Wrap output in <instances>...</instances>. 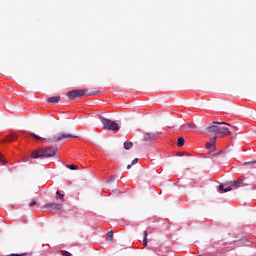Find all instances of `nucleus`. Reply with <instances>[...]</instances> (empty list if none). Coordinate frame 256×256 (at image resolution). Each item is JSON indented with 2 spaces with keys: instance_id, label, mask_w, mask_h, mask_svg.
<instances>
[{
  "instance_id": "1",
  "label": "nucleus",
  "mask_w": 256,
  "mask_h": 256,
  "mask_svg": "<svg viewBox=\"0 0 256 256\" xmlns=\"http://www.w3.org/2000/svg\"><path fill=\"white\" fill-rule=\"evenodd\" d=\"M57 155V148L53 146L34 150L31 153V159H49Z\"/></svg>"
},
{
  "instance_id": "2",
  "label": "nucleus",
  "mask_w": 256,
  "mask_h": 256,
  "mask_svg": "<svg viewBox=\"0 0 256 256\" xmlns=\"http://www.w3.org/2000/svg\"><path fill=\"white\" fill-rule=\"evenodd\" d=\"M205 135H215V137H229L231 135V129L225 126L211 125L206 128Z\"/></svg>"
},
{
  "instance_id": "3",
  "label": "nucleus",
  "mask_w": 256,
  "mask_h": 256,
  "mask_svg": "<svg viewBox=\"0 0 256 256\" xmlns=\"http://www.w3.org/2000/svg\"><path fill=\"white\" fill-rule=\"evenodd\" d=\"M99 92H89L87 88L82 90H72L68 92L66 95L69 99L74 101V99H81V97H84V95H87L88 97H93V95H98Z\"/></svg>"
},
{
  "instance_id": "4",
  "label": "nucleus",
  "mask_w": 256,
  "mask_h": 256,
  "mask_svg": "<svg viewBox=\"0 0 256 256\" xmlns=\"http://www.w3.org/2000/svg\"><path fill=\"white\" fill-rule=\"evenodd\" d=\"M101 123L103 125V129L106 131H114L117 133L119 131V124L111 119H107L103 116H100Z\"/></svg>"
},
{
  "instance_id": "5",
  "label": "nucleus",
  "mask_w": 256,
  "mask_h": 256,
  "mask_svg": "<svg viewBox=\"0 0 256 256\" xmlns=\"http://www.w3.org/2000/svg\"><path fill=\"white\" fill-rule=\"evenodd\" d=\"M63 139H77V136L63 132L57 139L53 140L49 138L48 141L49 143H59V141H63Z\"/></svg>"
},
{
  "instance_id": "6",
  "label": "nucleus",
  "mask_w": 256,
  "mask_h": 256,
  "mask_svg": "<svg viewBox=\"0 0 256 256\" xmlns=\"http://www.w3.org/2000/svg\"><path fill=\"white\" fill-rule=\"evenodd\" d=\"M243 179H245V177L238 178L237 181H232L229 183V185H231V187H235L236 189H239V187H249V184L244 183Z\"/></svg>"
},
{
  "instance_id": "7",
  "label": "nucleus",
  "mask_w": 256,
  "mask_h": 256,
  "mask_svg": "<svg viewBox=\"0 0 256 256\" xmlns=\"http://www.w3.org/2000/svg\"><path fill=\"white\" fill-rule=\"evenodd\" d=\"M44 208L48 209V211H61L63 209V205L57 203H47Z\"/></svg>"
},
{
  "instance_id": "8",
  "label": "nucleus",
  "mask_w": 256,
  "mask_h": 256,
  "mask_svg": "<svg viewBox=\"0 0 256 256\" xmlns=\"http://www.w3.org/2000/svg\"><path fill=\"white\" fill-rule=\"evenodd\" d=\"M158 133L155 132H146L144 133V141H155L157 139Z\"/></svg>"
},
{
  "instance_id": "9",
  "label": "nucleus",
  "mask_w": 256,
  "mask_h": 256,
  "mask_svg": "<svg viewBox=\"0 0 256 256\" xmlns=\"http://www.w3.org/2000/svg\"><path fill=\"white\" fill-rule=\"evenodd\" d=\"M215 141H217V136H214L210 139V141L206 144L207 149H215Z\"/></svg>"
},
{
  "instance_id": "10",
  "label": "nucleus",
  "mask_w": 256,
  "mask_h": 256,
  "mask_svg": "<svg viewBox=\"0 0 256 256\" xmlns=\"http://www.w3.org/2000/svg\"><path fill=\"white\" fill-rule=\"evenodd\" d=\"M48 103H59V101H61V96H52L50 98L47 99Z\"/></svg>"
},
{
  "instance_id": "11",
  "label": "nucleus",
  "mask_w": 256,
  "mask_h": 256,
  "mask_svg": "<svg viewBox=\"0 0 256 256\" xmlns=\"http://www.w3.org/2000/svg\"><path fill=\"white\" fill-rule=\"evenodd\" d=\"M19 136L15 133H11L10 135L7 136L6 141H17Z\"/></svg>"
},
{
  "instance_id": "12",
  "label": "nucleus",
  "mask_w": 256,
  "mask_h": 256,
  "mask_svg": "<svg viewBox=\"0 0 256 256\" xmlns=\"http://www.w3.org/2000/svg\"><path fill=\"white\" fill-rule=\"evenodd\" d=\"M219 190L222 191L223 193H229V191H233V188L231 186L225 188L224 185H220Z\"/></svg>"
},
{
  "instance_id": "13",
  "label": "nucleus",
  "mask_w": 256,
  "mask_h": 256,
  "mask_svg": "<svg viewBox=\"0 0 256 256\" xmlns=\"http://www.w3.org/2000/svg\"><path fill=\"white\" fill-rule=\"evenodd\" d=\"M177 145L178 147H183L185 145V138L183 137L178 138Z\"/></svg>"
},
{
  "instance_id": "14",
  "label": "nucleus",
  "mask_w": 256,
  "mask_h": 256,
  "mask_svg": "<svg viewBox=\"0 0 256 256\" xmlns=\"http://www.w3.org/2000/svg\"><path fill=\"white\" fill-rule=\"evenodd\" d=\"M187 127L188 129H190V131H197V125H195L194 123H188Z\"/></svg>"
},
{
  "instance_id": "15",
  "label": "nucleus",
  "mask_w": 256,
  "mask_h": 256,
  "mask_svg": "<svg viewBox=\"0 0 256 256\" xmlns=\"http://www.w3.org/2000/svg\"><path fill=\"white\" fill-rule=\"evenodd\" d=\"M30 137H33V139H35L36 141H43V137H40L35 133H30Z\"/></svg>"
},
{
  "instance_id": "16",
  "label": "nucleus",
  "mask_w": 256,
  "mask_h": 256,
  "mask_svg": "<svg viewBox=\"0 0 256 256\" xmlns=\"http://www.w3.org/2000/svg\"><path fill=\"white\" fill-rule=\"evenodd\" d=\"M131 147H133V142L126 141L124 143V149H126L127 151H129V149H131Z\"/></svg>"
},
{
  "instance_id": "17",
  "label": "nucleus",
  "mask_w": 256,
  "mask_h": 256,
  "mask_svg": "<svg viewBox=\"0 0 256 256\" xmlns=\"http://www.w3.org/2000/svg\"><path fill=\"white\" fill-rule=\"evenodd\" d=\"M148 235L149 234L147 233V230L144 231V237H143V245H144V247H147V245H148V241H147Z\"/></svg>"
},
{
  "instance_id": "18",
  "label": "nucleus",
  "mask_w": 256,
  "mask_h": 256,
  "mask_svg": "<svg viewBox=\"0 0 256 256\" xmlns=\"http://www.w3.org/2000/svg\"><path fill=\"white\" fill-rule=\"evenodd\" d=\"M213 123L214 125H228V127H231L233 129V126L229 123L219 122V121H214Z\"/></svg>"
},
{
  "instance_id": "19",
  "label": "nucleus",
  "mask_w": 256,
  "mask_h": 256,
  "mask_svg": "<svg viewBox=\"0 0 256 256\" xmlns=\"http://www.w3.org/2000/svg\"><path fill=\"white\" fill-rule=\"evenodd\" d=\"M57 199H61V201H65V195L61 194V192H56Z\"/></svg>"
},
{
  "instance_id": "20",
  "label": "nucleus",
  "mask_w": 256,
  "mask_h": 256,
  "mask_svg": "<svg viewBox=\"0 0 256 256\" xmlns=\"http://www.w3.org/2000/svg\"><path fill=\"white\" fill-rule=\"evenodd\" d=\"M138 161H139V159H138V158H135V159L131 162V164H128V165H127V169H131V167H133V165H135Z\"/></svg>"
},
{
  "instance_id": "21",
  "label": "nucleus",
  "mask_w": 256,
  "mask_h": 256,
  "mask_svg": "<svg viewBox=\"0 0 256 256\" xmlns=\"http://www.w3.org/2000/svg\"><path fill=\"white\" fill-rule=\"evenodd\" d=\"M7 163V161L5 159H3V154L0 153V165H5Z\"/></svg>"
},
{
  "instance_id": "22",
  "label": "nucleus",
  "mask_w": 256,
  "mask_h": 256,
  "mask_svg": "<svg viewBox=\"0 0 256 256\" xmlns=\"http://www.w3.org/2000/svg\"><path fill=\"white\" fill-rule=\"evenodd\" d=\"M68 169H71V171H75V169H79V166L72 164V165H68Z\"/></svg>"
},
{
  "instance_id": "23",
  "label": "nucleus",
  "mask_w": 256,
  "mask_h": 256,
  "mask_svg": "<svg viewBox=\"0 0 256 256\" xmlns=\"http://www.w3.org/2000/svg\"><path fill=\"white\" fill-rule=\"evenodd\" d=\"M107 235H108V239H109L111 242H113V231H109V232L107 233Z\"/></svg>"
},
{
  "instance_id": "24",
  "label": "nucleus",
  "mask_w": 256,
  "mask_h": 256,
  "mask_svg": "<svg viewBox=\"0 0 256 256\" xmlns=\"http://www.w3.org/2000/svg\"><path fill=\"white\" fill-rule=\"evenodd\" d=\"M61 254H62L63 256H72L69 252H67V251H65V250H62V251H61Z\"/></svg>"
},
{
  "instance_id": "25",
  "label": "nucleus",
  "mask_w": 256,
  "mask_h": 256,
  "mask_svg": "<svg viewBox=\"0 0 256 256\" xmlns=\"http://www.w3.org/2000/svg\"><path fill=\"white\" fill-rule=\"evenodd\" d=\"M256 160L244 163V165H255Z\"/></svg>"
},
{
  "instance_id": "26",
  "label": "nucleus",
  "mask_w": 256,
  "mask_h": 256,
  "mask_svg": "<svg viewBox=\"0 0 256 256\" xmlns=\"http://www.w3.org/2000/svg\"><path fill=\"white\" fill-rule=\"evenodd\" d=\"M35 205H37V201L32 200L31 203L29 204V207H33Z\"/></svg>"
},
{
  "instance_id": "27",
  "label": "nucleus",
  "mask_w": 256,
  "mask_h": 256,
  "mask_svg": "<svg viewBox=\"0 0 256 256\" xmlns=\"http://www.w3.org/2000/svg\"><path fill=\"white\" fill-rule=\"evenodd\" d=\"M27 161H28L27 159H23V162H24V163H27Z\"/></svg>"
}]
</instances>
